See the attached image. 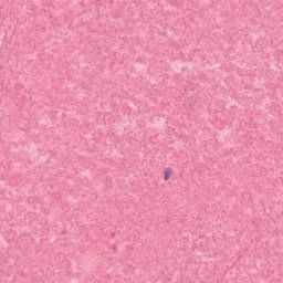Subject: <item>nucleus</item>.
Returning a JSON list of instances; mask_svg holds the SVG:
<instances>
[{"mask_svg":"<svg viewBox=\"0 0 283 283\" xmlns=\"http://www.w3.org/2000/svg\"><path fill=\"white\" fill-rule=\"evenodd\" d=\"M171 176H174V170L172 169H166L164 171V180H165V182H167V180H169V178H171Z\"/></svg>","mask_w":283,"mask_h":283,"instance_id":"1","label":"nucleus"}]
</instances>
